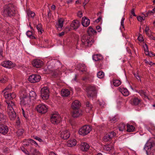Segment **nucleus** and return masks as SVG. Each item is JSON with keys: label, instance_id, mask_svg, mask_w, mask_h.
Masks as SVG:
<instances>
[{"label": "nucleus", "instance_id": "nucleus-15", "mask_svg": "<svg viewBox=\"0 0 155 155\" xmlns=\"http://www.w3.org/2000/svg\"><path fill=\"white\" fill-rule=\"evenodd\" d=\"M70 134L69 131L66 130L63 131L61 134L60 137L64 140H66L69 138Z\"/></svg>", "mask_w": 155, "mask_h": 155}, {"label": "nucleus", "instance_id": "nucleus-26", "mask_svg": "<svg viewBox=\"0 0 155 155\" xmlns=\"http://www.w3.org/2000/svg\"><path fill=\"white\" fill-rule=\"evenodd\" d=\"M135 128L134 126L129 124H127V131L129 132H132L134 131Z\"/></svg>", "mask_w": 155, "mask_h": 155}, {"label": "nucleus", "instance_id": "nucleus-31", "mask_svg": "<svg viewBox=\"0 0 155 155\" xmlns=\"http://www.w3.org/2000/svg\"><path fill=\"white\" fill-rule=\"evenodd\" d=\"M5 116H4L3 114L0 113V123L3 124L6 121L5 119Z\"/></svg>", "mask_w": 155, "mask_h": 155}, {"label": "nucleus", "instance_id": "nucleus-50", "mask_svg": "<svg viewBox=\"0 0 155 155\" xmlns=\"http://www.w3.org/2000/svg\"><path fill=\"white\" fill-rule=\"evenodd\" d=\"M109 135H110L111 137H113L116 135V134L114 131H112L108 133Z\"/></svg>", "mask_w": 155, "mask_h": 155}, {"label": "nucleus", "instance_id": "nucleus-43", "mask_svg": "<svg viewBox=\"0 0 155 155\" xmlns=\"http://www.w3.org/2000/svg\"><path fill=\"white\" fill-rule=\"evenodd\" d=\"M36 26V28L38 30V31L40 32L41 33H42V25H41V24H39Z\"/></svg>", "mask_w": 155, "mask_h": 155}, {"label": "nucleus", "instance_id": "nucleus-2", "mask_svg": "<svg viewBox=\"0 0 155 155\" xmlns=\"http://www.w3.org/2000/svg\"><path fill=\"white\" fill-rule=\"evenodd\" d=\"M144 149L147 155H155V143L154 142H147Z\"/></svg>", "mask_w": 155, "mask_h": 155}, {"label": "nucleus", "instance_id": "nucleus-63", "mask_svg": "<svg viewBox=\"0 0 155 155\" xmlns=\"http://www.w3.org/2000/svg\"><path fill=\"white\" fill-rule=\"evenodd\" d=\"M153 13V12L152 11H149L147 12L146 14V17L148 16L149 15H151V13Z\"/></svg>", "mask_w": 155, "mask_h": 155}, {"label": "nucleus", "instance_id": "nucleus-6", "mask_svg": "<svg viewBox=\"0 0 155 155\" xmlns=\"http://www.w3.org/2000/svg\"><path fill=\"white\" fill-rule=\"evenodd\" d=\"M41 96L43 100H47L48 99L49 96V91L48 87H44L41 89Z\"/></svg>", "mask_w": 155, "mask_h": 155}, {"label": "nucleus", "instance_id": "nucleus-28", "mask_svg": "<svg viewBox=\"0 0 155 155\" xmlns=\"http://www.w3.org/2000/svg\"><path fill=\"white\" fill-rule=\"evenodd\" d=\"M30 152L32 155H39V152L37 150L34 148L31 147L30 149Z\"/></svg>", "mask_w": 155, "mask_h": 155}, {"label": "nucleus", "instance_id": "nucleus-30", "mask_svg": "<svg viewBox=\"0 0 155 155\" xmlns=\"http://www.w3.org/2000/svg\"><path fill=\"white\" fill-rule=\"evenodd\" d=\"M120 91L123 95L125 96L128 95L129 92L126 88H123L121 89Z\"/></svg>", "mask_w": 155, "mask_h": 155}, {"label": "nucleus", "instance_id": "nucleus-33", "mask_svg": "<svg viewBox=\"0 0 155 155\" xmlns=\"http://www.w3.org/2000/svg\"><path fill=\"white\" fill-rule=\"evenodd\" d=\"M112 137H111L110 135L108 134H107L104 137V140L105 142L108 141L111 139Z\"/></svg>", "mask_w": 155, "mask_h": 155}, {"label": "nucleus", "instance_id": "nucleus-40", "mask_svg": "<svg viewBox=\"0 0 155 155\" xmlns=\"http://www.w3.org/2000/svg\"><path fill=\"white\" fill-rule=\"evenodd\" d=\"M146 16L144 14V16L141 17V16H138L137 17V20L140 21H142V20H144L145 19Z\"/></svg>", "mask_w": 155, "mask_h": 155}, {"label": "nucleus", "instance_id": "nucleus-24", "mask_svg": "<svg viewBox=\"0 0 155 155\" xmlns=\"http://www.w3.org/2000/svg\"><path fill=\"white\" fill-rule=\"evenodd\" d=\"M8 114L10 119L12 120H14L16 117V113L14 110H12V111H8Z\"/></svg>", "mask_w": 155, "mask_h": 155}, {"label": "nucleus", "instance_id": "nucleus-1", "mask_svg": "<svg viewBox=\"0 0 155 155\" xmlns=\"http://www.w3.org/2000/svg\"><path fill=\"white\" fill-rule=\"evenodd\" d=\"M15 9L14 5L9 4L4 6L2 13L5 16L12 17L15 15Z\"/></svg>", "mask_w": 155, "mask_h": 155}, {"label": "nucleus", "instance_id": "nucleus-10", "mask_svg": "<svg viewBox=\"0 0 155 155\" xmlns=\"http://www.w3.org/2000/svg\"><path fill=\"white\" fill-rule=\"evenodd\" d=\"M50 120L52 123L57 124L60 122L61 120V118L59 115L56 114H53L51 117Z\"/></svg>", "mask_w": 155, "mask_h": 155}, {"label": "nucleus", "instance_id": "nucleus-39", "mask_svg": "<svg viewBox=\"0 0 155 155\" xmlns=\"http://www.w3.org/2000/svg\"><path fill=\"white\" fill-rule=\"evenodd\" d=\"M97 76L99 78H102L104 77V74L102 71H100L97 73Z\"/></svg>", "mask_w": 155, "mask_h": 155}, {"label": "nucleus", "instance_id": "nucleus-32", "mask_svg": "<svg viewBox=\"0 0 155 155\" xmlns=\"http://www.w3.org/2000/svg\"><path fill=\"white\" fill-rule=\"evenodd\" d=\"M76 144V141L75 139H73L72 140L69 141L68 143V145L69 147H72L74 146Z\"/></svg>", "mask_w": 155, "mask_h": 155}, {"label": "nucleus", "instance_id": "nucleus-64", "mask_svg": "<svg viewBox=\"0 0 155 155\" xmlns=\"http://www.w3.org/2000/svg\"><path fill=\"white\" fill-rule=\"evenodd\" d=\"M124 19H125L124 18H122L121 19V25L123 28H124Z\"/></svg>", "mask_w": 155, "mask_h": 155}, {"label": "nucleus", "instance_id": "nucleus-35", "mask_svg": "<svg viewBox=\"0 0 155 155\" xmlns=\"http://www.w3.org/2000/svg\"><path fill=\"white\" fill-rule=\"evenodd\" d=\"M85 105L86 107V109H88V111L91 110L93 107L92 104L88 101L86 102Z\"/></svg>", "mask_w": 155, "mask_h": 155}, {"label": "nucleus", "instance_id": "nucleus-34", "mask_svg": "<svg viewBox=\"0 0 155 155\" xmlns=\"http://www.w3.org/2000/svg\"><path fill=\"white\" fill-rule=\"evenodd\" d=\"M27 14L29 17L33 18L35 15V13L31 11L30 10L28 9L27 10Z\"/></svg>", "mask_w": 155, "mask_h": 155}, {"label": "nucleus", "instance_id": "nucleus-23", "mask_svg": "<svg viewBox=\"0 0 155 155\" xmlns=\"http://www.w3.org/2000/svg\"><path fill=\"white\" fill-rule=\"evenodd\" d=\"M61 95L63 97H68L70 94V92L68 89H63L61 91Z\"/></svg>", "mask_w": 155, "mask_h": 155}, {"label": "nucleus", "instance_id": "nucleus-37", "mask_svg": "<svg viewBox=\"0 0 155 155\" xmlns=\"http://www.w3.org/2000/svg\"><path fill=\"white\" fill-rule=\"evenodd\" d=\"M118 128L119 130L123 131L125 129V125L123 123H120L118 126Z\"/></svg>", "mask_w": 155, "mask_h": 155}, {"label": "nucleus", "instance_id": "nucleus-42", "mask_svg": "<svg viewBox=\"0 0 155 155\" xmlns=\"http://www.w3.org/2000/svg\"><path fill=\"white\" fill-rule=\"evenodd\" d=\"M104 148L105 150H106L110 151L111 150L112 147L111 145H108L104 146Z\"/></svg>", "mask_w": 155, "mask_h": 155}, {"label": "nucleus", "instance_id": "nucleus-16", "mask_svg": "<svg viewBox=\"0 0 155 155\" xmlns=\"http://www.w3.org/2000/svg\"><path fill=\"white\" fill-rule=\"evenodd\" d=\"M87 35L90 37H93L92 35H96L97 32L96 31L94 30L91 26L89 27L87 31Z\"/></svg>", "mask_w": 155, "mask_h": 155}, {"label": "nucleus", "instance_id": "nucleus-60", "mask_svg": "<svg viewBox=\"0 0 155 155\" xmlns=\"http://www.w3.org/2000/svg\"><path fill=\"white\" fill-rule=\"evenodd\" d=\"M10 96H11L12 99V100L13 98H15L16 97V94L14 93H12V94L10 93Z\"/></svg>", "mask_w": 155, "mask_h": 155}, {"label": "nucleus", "instance_id": "nucleus-61", "mask_svg": "<svg viewBox=\"0 0 155 155\" xmlns=\"http://www.w3.org/2000/svg\"><path fill=\"white\" fill-rule=\"evenodd\" d=\"M117 118L115 116L114 117H113L112 118L111 117H110V121L111 122H113Z\"/></svg>", "mask_w": 155, "mask_h": 155}, {"label": "nucleus", "instance_id": "nucleus-3", "mask_svg": "<svg viewBox=\"0 0 155 155\" xmlns=\"http://www.w3.org/2000/svg\"><path fill=\"white\" fill-rule=\"evenodd\" d=\"M22 95H21L20 104L21 106H25V107H29L31 102V100L28 97V94L25 91H22Z\"/></svg>", "mask_w": 155, "mask_h": 155}, {"label": "nucleus", "instance_id": "nucleus-59", "mask_svg": "<svg viewBox=\"0 0 155 155\" xmlns=\"http://www.w3.org/2000/svg\"><path fill=\"white\" fill-rule=\"evenodd\" d=\"M32 32L30 31H28L26 33V34L27 36L29 37H30L32 35Z\"/></svg>", "mask_w": 155, "mask_h": 155}, {"label": "nucleus", "instance_id": "nucleus-12", "mask_svg": "<svg viewBox=\"0 0 155 155\" xmlns=\"http://www.w3.org/2000/svg\"><path fill=\"white\" fill-rule=\"evenodd\" d=\"M82 114V112L81 110L79 109L73 110L72 111L71 115L74 118H77Z\"/></svg>", "mask_w": 155, "mask_h": 155}, {"label": "nucleus", "instance_id": "nucleus-51", "mask_svg": "<svg viewBox=\"0 0 155 155\" xmlns=\"http://www.w3.org/2000/svg\"><path fill=\"white\" fill-rule=\"evenodd\" d=\"M29 141H30V143H31L32 144H34L36 145H38L37 143L34 140L32 139H29Z\"/></svg>", "mask_w": 155, "mask_h": 155}, {"label": "nucleus", "instance_id": "nucleus-22", "mask_svg": "<svg viewBox=\"0 0 155 155\" xmlns=\"http://www.w3.org/2000/svg\"><path fill=\"white\" fill-rule=\"evenodd\" d=\"M58 24H57L55 25L56 27L58 30H59L60 28L61 30V28L63 26L64 21L62 19L60 18L58 20Z\"/></svg>", "mask_w": 155, "mask_h": 155}, {"label": "nucleus", "instance_id": "nucleus-21", "mask_svg": "<svg viewBox=\"0 0 155 155\" xmlns=\"http://www.w3.org/2000/svg\"><path fill=\"white\" fill-rule=\"evenodd\" d=\"M140 100L137 97L132 98L130 100V104L134 105H137L140 102Z\"/></svg>", "mask_w": 155, "mask_h": 155}, {"label": "nucleus", "instance_id": "nucleus-29", "mask_svg": "<svg viewBox=\"0 0 155 155\" xmlns=\"http://www.w3.org/2000/svg\"><path fill=\"white\" fill-rule=\"evenodd\" d=\"M93 59L95 61L101 60L102 57L101 55L96 54L94 55L93 56Z\"/></svg>", "mask_w": 155, "mask_h": 155}, {"label": "nucleus", "instance_id": "nucleus-54", "mask_svg": "<svg viewBox=\"0 0 155 155\" xmlns=\"http://www.w3.org/2000/svg\"><path fill=\"white\" fill-rule=\"evenodd\" d=\"M34 137L35 139L36 140H38L39 142H42L43 140H42L40 138L37 137V136H34Z\"/></svg>", "mask_w": 155, "mask_h": 155}, {"label": "nucleus", "instance_id": "nucleus-48", "mask_svg": "<svg viewBox=\"0 0 155 155\" xmlns=\"http://www.w3.org/2000/svg\"><path fill=\"white\" fill-rule=\"evenodd\" d=\"M147 54L146 53H145V54L146 55H147L149 56L150 57L151 56H155V54L153 53L152 52H149V51H147Z\"/></svg>", "mask_w": 155, "mask_h": 155}, {"label": "nucleus", "instance_id": "nucleus-11", "mask_svg": "<svg viewBox=\"0 0 155 155\" xmlns=\"http://www.w3.org/2000/svg\"><path fill=\"white\" fill-rule=\"evenodd\" d=\"M33 67L37 68H41L43 65V62L41 60L38 59H35L31 62Z\"/></svg>", "mask_w": 155, "mask_h": 155}, {"label": "nucleus", "instance_id": "nucleus-4", "mask_svg": "<svg viewBox=\"0 0 155 155\" xmlns=\"http://www.w3.org/2000/svg\"><path fill=\"white\" fill-rule=\"evenodd\" d=\"M82 46L90 47L94 42L93 37H90L87 34H85L81 37Z\"/></svg>", "mask_w": 155, "mask_h": 155}, {"label": "nucleus", "instance_id": "nucleus-13", "mask_svg": "<svg viewBox=\"0 0 155 155\" xmlns=\"http://www.w3.org/2000/svg\"><path fill=\"white\" fill-rule=\"evenodd\" d=\"M90 20L86 17H83L82 19L81 24L84 27L88 26L90 23Z\"/></svg>", "mask_w": 155, "mask_h": 155}, {"label": "nucleus", "instance_id": "nucleus-9", "mask_svg": "<svg viewBox=\"0 0 155 155\" xmlns=\"http://www.w3.org/2000/svg\"><path fill=\"white\" fill-rule=\"evenodd\" d=\"M48 107L45 105L39 104L37 106L36 109L38 112L41 114L46 113L48 110Z\"/></svg>", "mask_w": 155, "mask_h": 155}, {"label": "nucleus", "instance_id": "nucleus-44", "mask_svg": "<svg viewBox=\"0 0 155 155\" xmlns=\"http://www.w3.org/2000/svg\"><path fill=\"white\" fill-rule=\"evenodd\" d=\"M139 93H140V95L141 96H144L145 97H147L146 96V92L142 90H140L139 91Z\"/></svg>", "mask_w": 155, "mask_h": 155}, {"label": "nucleus", "instance_id": "nucleus-49", "mask_svg": "<svg viewBox=\"0 0 155 155\" xmlns=\"http://www.w3.org/2000/svg\"><path fill=\"white\" fill-rule=\"evenodd\" d=\"M21 149L26 154H28V155H30L29 154V153H28V151L25 148H24L23 147H22L21 148Z\"/></svg>", "mask_w": 155, "mask_h": 155}, {"label": "nucleus", "instance_id": "nucleus-56", "mask_svg": "<svg viewBox=\"0 0 155 155\" xmlns=\"http://www.w3.org/2000/svg\"><path fill=\"white\" fill-rule=\"evenodd\" d=\"M20 121L19 118V117H18L16 121V125L18 126H19L20 124Z\"/></svg>", "mask_w": 155, "mask_h": 155}, {"label": "nucleus", "instance_id": "nucleus-19", "mask_svg": "<svg viewBox=\"0 0 155 155\" xmlns=\"http://www.w3.org/2000/svg\"><path fill=\"white\" fill-rule=\"evenodd\" d=\"M89 147V145L87 143L84 142L81 143L80 148L83 151H87Z\"/></svg>", "mask_w": 155, "mask_h": 155}, {"label": "nucleus", "instance_id": "nucleus-41", "mask_svg": "<svg viewBox=\"0 0 155 155\" xmlns=\"http://www.w3.org/2000/svg\"><path fill=\"white\" fill-rule=\"evenodd\" d=\"M6 102L8 106L11 107H15L14 104L13 102L11 101H6Z\"/></svg>", "mask_w": 155, "mask_h": 155}, {"label": "nucleus", "instance_id": "nucleus-52", "mask_svg": "<svg viewBox=\"0 0 155 155\" xmlns=\"http://www.w3.org/2000/svg\"><path fill=\"white\" fill-rule=\"evenodd\" d=\"M2 83H4L8 81V79L6 77H4V78L1 79Z\"/></svg>", "mask_w": 155, "mask_h": 155}, {"label": "nucleus", "instance_id": "nucleus-14", "mask_svg": "<svg viewBox=\"0 0 155 155\" xmlns=\"http://www.w3.org/2000/svg\"><path fill=\"white\" fill-rule=\"evenodd\" d=\"M8 128L7 126L4 124H0V133L2 134L5 135L6 134L8 131Z\"/></svg>", "mask_w": 155, "mask_h": 155}, {"label": "nucleus", "instance_id": "nucleus-7", "mask_svg": "<svg viewBox=\"0 0 155 155\" xmlns=\"http://www.w3.org/2000/svg\"><path fill=\"white\" fill-rule=\"evenodd\" d=\"M87 96L88 97H92L95 96L96 92L95 87L93 86H89L86 88Z\"/></svg>", "mask_w": 155, "mask_h": 155}, {"label": "nucleus", "instance_id": "nucleus-57", "mask_svg": "<svg viewBox=\"0 0 155 155\" xmlns=\"http://www.w3.org/2000/svg\"><path fill=\"white\" fill-rule=\"evenodd\" d=\"M137 39L140 42H142L143 41V39L142 35H140L138 37Z\"/></svg>", "mask_w": 155, "mask_h": 155}, {"label": "nucleus", "instance_id": "nucleus-62", "mask_svg": "<svg viewBox=\"0 0 155 155\" xmlns=\"http://www.w3.org/2000/svg\"><path fill=\"white\" fill-rule=\"evenodd\" d=\"M145 62L146 63H147L149 64L152 65L153 64H155V63H152L151 61H148L147 60H145Z\"/></svg>", "mask_w": 155, "mask_h": 155}, {"label": "nucleus", "instance_id": "nucleus-17", "mask_svg": "<svg viewBox=\"0 0 155 155\" xmlns=\"http://www.w3.org/2000/svg\"><path fill=\"white\" fill-rule=\"evenodd\" d=\"M81 106V103L78 100H75L72 103L71 107L73 110L79 109Z\"/></svg>", "mask_w": 155, "mask_h": 155}, {"label": "nucleus", "instance_id": "nucleus-18", "mask_svg": "<svg viewBox=\"0 0 155 155\" xmlns=\"http://www.w3.org/2000/svg\"><path fill=\"white\" fill-rule=\"evenodd\" d=\"M80 25L79 21L77 20H74L71 23L70 26L73 28L74 29L76 30L78 28Z\"/></svg>", "mask_w": 155, "mask_h": 155}, {"label": "nucleus", "instance_id": "nucleus-38", "mask_svg": "<svg viewBox=\"0 0 155 155\" xmlns=\"http://www.w3.org/2000/svg\"><path fill=\"white\" fill-rule=\"evenodd\" d=\"M121 83L120 80H114L113 84L115 86L117 87Z\"/></svg>", "mask_w": 155, "mask_h": 155}, {"label": "nucleus", "instance_id": "nucleus-20", "mask_svg": "<svg viewBox=\"0 0 155 155\" xmlns=\"http://www.w3.org/2000/svg\"><path fill=\"white\" fill-rule=\"evenodd\" d=\"M12 62L11 61H5L2 63V65L7 68H11L12 67Z\"/></svg>", "mask_w": 155, "mask_h": 155}, {"label": "nucleus", "instance_id": "nucleus-46", "mask_svg": "<svg viewBox=\"0 0 155 155\" xmlns=\"http://www.w3.org/2000/svg\"><path fill=\"white\" fill-rule=\"evenodd\" d=\"M27 141L28 142H27V140H26L23 141V145L24 146H29L30 144V141H29V140Z\"/></svg>", "mask_w": 155, "mask_h": 155}, {"label": "nucleus", "instance_id": "nucleus-27", "mask_svg": "<svg viewBox=\"0 0 155 155\" xmlns=\"http://www.w3.org/2000/svg\"><path fill=\"white\" fill-rule=\"evenodd\" d=\"M29 97L30 99H31L33 100L35 99L36 97V93L33 91H30L29 94Z\"/></svg>", "mask_w": 155, "mask_h": 155}, {"label": "nucleus", "instance_id": "nucleus-45", "mask_svg": "<svg viewBox=\"0 0 155 155\" xmlns=\"http://www.w3.org/2000/svg\"><path fill=\"white\" fill-rule=\"evenodd\" d=\"M24 131L23 129H19L17 131V133L18 136H21L24 132Z\"/></svg>", "mask_w": 155, "mask_h": 155}, {"label": "nucleus", "instance_id": "nucleus-47", "mask_svg": "<svg viewBox=\"0 0 155 155\" xmlns=\"http://www.w3.org/2000/svg\"><path fill=\"white\" fill-rule=\"evenodd\" d=\"M136 7L134 6L132 7V9L131 10V14L133 15L134 16H136V15H135L134 12V10L135 8Z\"/></svg>", "mask_w": 155, "mask_h": 155}, {"label": "nucleus", "instance_id": "nucleus-36", "mask_svg": "<svg viewBox=\"0 0 155 155\" xmlns=\"http://www.w3.org/2000/svg\"><path fill=\"white\" fill-rule=\"evenodd\" d=\"M4 94L5 99L8 100H12L11 96H10V94L8 93L7 92H5Z\"/></svg>", "mask_w": 155, "mask_h": 155}, {"label": "nucleus", "instance_id": "nucleus-25", "mask_svg": "<svg viewBox=\"0 0 155 155\" xmlns=\"http://www.w3.org/2000/svg\"><path fill=\"white\" fill-rule=\"evenodd\" d=\"M78 69L81 72H83L85 71L86 67L85 65L83 64H80L77 66Z\"/></svg>", "mask_w": 155, "mask_h": 155}, {"label": "nucleus", "instance_id": "nucleus-5", "mask_svg": "<svg viewBox=\"0 0 155 155\" xmlns=\"http://www.w3.org/2000/svg\"><path fill=\"white\" fill-rule=\"evenodd\" d=\"M91 130V127L90 125H84L79 129L78 133L81 135L85 136L89 133Z\"/></svg>", "mask_w": 155, "mask_h": 155}, {"label": "nucleus", "instance_id": "nucleus-55", "mask_svg": "<svg viewBox=\"0 0 155 155\" xmlns=\"http://www.w3.org/2000/svg\"><path fill=\"white\" fill-rule=\"evenodd\" d=\"M143 48L145 53H147V51H149L148 50V46L146 44H145V45L143 46Z\"/></svg>", "mask_w": 155, "mask_h": 155}, {"label": "nucleus", "instance_id": "nucleus-53", "mask_svg": "<svg viewBox=\"0 0 155 155\" xmlns=\"http://www.w3.org/2000/svg\"><path fill=\"white\" fill-rule=\"evenodd\" d=\"M14 107L12 106H11L9 107L8 106V111H12V110H14L13 109Z\"/></svg>", "mask_w": 155, "mask_h": 155}, {"label": "nucleus", "instance_id": "nucleus-58", "mask_svg": "<svg viewBox=\"0 0 155 155\" xmlns=\"http://www.w3.org/2000/svg\"><path fill=\"white\" fill-rule=\"evenodd\" d=\"M9 150L8 148L7 147L5 148L4 149L3 152L5 154L8 153L9 152Z\"/></svg>", "mask_w": 155, "mask_h": 155}, {"label": "nucleus", "instance_id": "nucleus-8", "mask_svg": "<svg viewBox=\"0 0 155 155\" xmlns=\"http://www.w3.org/2000/svg\"><path fill=\"white\" fill-rule=\"evenodd\" d=\"M41 79L39 75L32 74L29 76L28 81L31 83H35L39 82Z\"/></svg>", "mask_w": 155, "mask_h": 155}]
</instances>
